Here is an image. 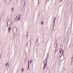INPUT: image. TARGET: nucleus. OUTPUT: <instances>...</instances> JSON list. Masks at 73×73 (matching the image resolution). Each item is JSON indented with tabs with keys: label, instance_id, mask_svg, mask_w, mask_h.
Masks as SVG:
<instances>
[{
	"label": "nucleus",
	"instance_id": "obj_1",
	"mask_svg": "<svg viewBox=\"0 0 73 73\" xmlns=\"http://www.w3.org/2000/svg\"><path fill=\"white\" fill-rule=\"evenodd\" d=\"M64 50H62V54L63 56H61L60 57V61H62L64 59Z\"/></svg>",
	"mask_w": 73,
	"mask_h": 73
},
{
	"label": "nucleus",
	"instance_id": "obj_2",
	"mask_svg": "<svg viewBox=\"0 0 73 73\" xmlns=\"http://www.w3.org/2000/svg\"><path fill=\"white\" fill-rule=\"evenodd\" d=\"M12 25V20L11 19H10L8 21L7 24V25L8 27H10V26H11Z\"/></svg>",
	"mask_w": 73,
	"mask_h": 73
},
{
	"label": "nucleus",
	"instance_id": "obj_3",
	"mask_svg": "<svg viewBox=\"0 0 73 73\" xmlns=\"http://www.w3.org/2000/svg\"><path fill=\"white\" fill-rule=\"evenodd\" d=\"M13 32L14 33V34L16 35L17 33V27H14L13 28Z\"/></svg>",
	"mask_w": 73,
	"mask_h": 73
},
{
	"label": "nucleus",
	"instance_id": "obj_4",
	"mask_svg": "<svg viewBox=\"0 0 73 73\" xmlns=\"http://www.w3.org/2000/svg\"><path fill=\"white\" fill-rule=\"evenodd\" d=\"M35 45L36 46H38L39 45V42H38V40H37L36 41Z\"/></svg>",
	"mask_w": 73,
	"mask_h": 73
},
{
	"label": "nucleus",
	"instance_id": "obj_5",
	"mask_svg": "<svg viewBox=\"0 0 73 73\" xmlns=\"http://www.w3.org/2000/svg\"><path fill=\"white\" fill-rule=\"evenodd\" d=\"M47 58H46L45 59L43 62L44 64H47Z\"/></svg>",
	"mask_w": 73,
	"mask_h": 73
},
{
	"label": "nucleus",
	"instance_id": "obj_6",
	"mask_svg": "<svg viewBox=\"0 0 73 73\" xmlns=\"http://www.w3.org/2000/svg\"><path fill=\"white\" fill-rule=\"evenodd\" d=\"M57 44H56V46H55V49L54 50V52L55 53H56V52L57 51V49H56V48H57Z\"/></svg>",
	"mask_w": 73,
	"mask_h": 73
},
{
	"label": "nucleus",
	"instance_id": "obj_7",
	"mask_svg": "<svg viewBox=\"0 0 73 73\" xmlns=\"http://www.w3.org/2000/svg\"><path fill=\"white\" fill-rule=\"evenodd\" d=\"M31 41H29L26 44L27 46H31Z\"/></svg>",
	"mask_w": 73,
	"mask_h": 73
},
{
	"label": "nucleus",
	"instance_id": "obj_8",
	"mask_svg": "<svg viewBox=\"0 0 73 73\" xmlns=\"http://www.w3.org/2000/svg\"><path fill=\"white\" fill-rule=\"evenodd\" d=\"M46 68V64H44L43 66V69H45Z\"/></svg>",
	"mask_w": 73,
	"mask_h": 73
},
{
	"label": "nucleus",
	"instance_id": "obj_9",
	"mask_svg": "<svg viewBox=\"0 0 73 73\" xmlns=\"http://www.w3.org/2000/svg\"><path fill=\"white\" fill-rule=\"evenodd\" d=\"M5 65H6L7 68H9V64H8V63L5 64Z\"/></svg>",
	"mask_w": 73,
	"mask_h": 73
},
{
	"label": "nucleus",
	"instance_id": "obj_10",
	"mask_svg": "<svg viewBox=\"0 0 73 73\" xmlns=\"http://www.w3.org/2000/svg\"><path fill=\"white\" fill-rule=\"evenodd\" d=\"M29 69V60L28 62V67L27 69Z\"/></svg>",
	"mask_w": 73,
	"mask_h": 73
},
{
	"label": "nucleus",
	"instance_id": "obj_11",
	"mask_svg": "<svg viewBox=\"0 0 73 73\" xmlns=\"http://www.w3.org/2000/svg\"><path fill=\"white\" fill-rule=\"evenodd\" d=\"M59 53H61V52H62V48H60L59 50Z\"/></svg>",
	"mask_w": 73,
	"mask_h": 73
},
{
	"label": "nucleus",
	"instance_id": "obj_12",
	"mask_svg": "<svg viewBox=\"0 0 73 73\" xmlns=\"http://www.w3.org/2000/svg\"><path fill=\"white\" fill-rule=\"evenodd\" d=\"M21 70L22 71V73H23V72L24 71V68H22L21 69Z\"/></svg>",
	"mask_w": 73,
	"mask_h": 73
},
{
	"label": "nucleus",
	"instance_id": "obj_13",
	"mask_svg": "<svg viewBox=\"0 0 73 73\" xmlns=\"http://www.w3.org/2000/svg\"><path fill=\"white\" fill-rule=\"evenodd\" d=\"M21 19V17H19L18 19H17V20H18V21H19V20H20Z\"/></svg>",
	"mask_w": 73,
	"mask_h": 73
},
{
	"label": "nucleus",
	"instance_id": "obj_14",
	"mask_svg": "<svg viewBox=\"0 0 73 73\" xmlns=\"http://www.w3.org/2000/svg\"><path fill=\"white\" fill-rule=\"evenodd\" d=\"M11 28H9L8 29V31L9 32L10 31H11Z\"/></svg>",
	"mask_w": 73,
	"mask_h": 73
},
{
	"label": "nucleus",
	"instance_id": "obj_15",
	"mask_svg": "<svg viewBox=\"0 0 73 73\" xmlns=\"http://www.w3.org/2000/svg\"><path fill=\"white\" fill-rule=\"evenodd\" d=\"M40 22L41 23V24H44V22L42 21H40Z\"/></svg>",
	"mask_w": 73,
	"mask_h": 73
},
{
	"label": "nucleus",
	"instance_id": "obj_16",
	"mask_svg": "<svg viewBox=\"0 0 73 73\" xmlns=\"http://www.w3.org/2000/svg\"><path fill=\"white\" fill-rule=\"evenodd\" d=\"M41 1V0H38V4L40 3V2Z\"/></svg>",
	"mask_w": 73,
	"mask_h": 73
},
{
	"label": "nucleus",
	"instance_id": "obj_17",
	"mask_svg": "<svg viewBox=\"0 0 73 73\" xmlns=\"http://www.w3.org/2000/svg\"><path fill=\"white\" fill-rule=\"evenodd\" d=\"M62 1V0H60V3H61Z\"/></svg>",
	"mask_w": 73,
	"mask_h": 73
},
{
	"label": "nucleus",
	"instance_id": "obj_18",
	"mask_svg": "<svg viewBox=\"0 0 73 73\" xmlns=\"http://www.w3.org/2000/svg\"><path fill=\"white\" fill-rule=\"evenodd\" d=\"M19 17H21V14H20L19 15Z\"/></svg>",
	"mask_w": 73,
	"mask_h": 73
},
{
	"label": "nucleus",
	"instance_id": "obj_19",
	"mask_svg": "<svg viewBox=\"0 0 73 73\" xmlns=\"http://www.w3.org/2000/svg\"><path fill=\"white\" fill-rule=\"evenodd\" d=\"M26 37H28V35L27 34V35H26Z\"/></svg>",
	"mask_w": 73,
	"mask_h": 73
},
{
	"label": "nucleus",
	"instance_id": "obj_20",
	"mask_svg": "<svg viewBox=\"0 0 73 73\" xmlns=\"http://www.w3.org/2000/svg\"><path fill=\"white\" fill-rule=\"evenodd\" d=\"M55 18L54 19V23H55Z\"/></svg>",
	"mask_w": 73,
	"mask_h": 73
},
{
	"label": "nucleus",
	"instance_id": "obj_21",
	"mask_svg": "<svg viewBox=\"0 0 73 73\" xmlns=\"http://www.w3.org/2000/svg\"><path fill=\"white\" fill-rule=\"evenodd\" d=\"M12 11L13 12H14V10H13V9L12 10Z\"/></svg>",
	"mask_w": 73,
	"mask_h": 73
},
{
	"label": "nucleus",
	"instance_id": "obj_22",
	"mask_svg": "<svg viewBox=\"0 0 73 73\" xmlns=\"http://www.w3.org/2000/svg\"><path fill=\"white\" fill-rule=\"evenodd\" d=\"M30 64L31 63V60H30Z\"/></svg>",
	"mask_w": 73,
	"mask_h": 73
},
{
	"label": "nucleus",
	"instance_id": "obj_23",
	"mask_svg": "<svg viewBox=\"0 0 73 73\" xmlns=\"http://www.w3.org/2000/svg\"><path fill=\"white\" fill-rule=\"evenodd\" d=\"M26 40H28V38H27Z\"/></svg>",
	"mask_w": 73,
	"mask_h": 73
},
{
	"label": "nucleus",
	"instance_id": "obj_24",
	"mask_svg": "<svg viewBox=\"0 0 73 73\" xmlns=\"http://www.w3.org/2000/svg\"><path fill=\"white\" fill-rule=\"evenodd\" d=\"M13 8H12V9H13Z\"/></svg>",
	"mask_w": 73,
	"mask_h": 73
},
{
	"label": "nucleus",
	"instance_id": "obj_25",
	"mask_svg": "<svg viewBox=\"0 0 73 73\" xmlns=\"http://www.w3.org/2000/svg\"><path fill=\"white\" fill-rule=\"evenodd\" d=\"M50 0H47V1H49Z\"/></svg>",
	"mask_w": 73,
	"mask_h": 73
},
{
	"label": "nucleus",
	"instance_id": "obj_26",
	"mask_svg": "<svg viewBox=\"0 0 73 73\" xmlns=\"http://www.w3.org/2000/svg\"><path fill=\"white\" fill-rule=\"evenodd\" d=\"M1 20V19H0V21Z\"/></svg>",
	"mask_w": 73,
	"mask_h": 73
},
{
	"label": "nucleus",
	"instance_id": "obj_27",
	"mask_svg": "<svg viewBox=\"0 0 73 73\" xmlns=\"http://www.w3.org/2000/svg\"><path fill=\"white\" fill-rule=\"evenodd\" d=\"M48 57V56H46V57Z\"/></svg>",
	"mask_w": 73,
	"mask_h": 73
},
{
	"label": "nucleus",
	"instance_id": "obj_28",
	"mask_svg": "<svg viewBox=\"0 0 73 73\" xmlns=\"http://www.w3.org/2000/svg\"><path fill=\"white\" fill-rule=\"evenodd\" d=\"M48 54H47V55H48Z\"/></svg>",
	"mask_w": 73,
	"mask_h": 73
},
{
	"label": "nucleus",
	"instance_id": "obj_29",
	"mask_svg": "<svg viewBox=\"0 0 73 73\" xmlns=\"http://www.w3.org/2000/svg\"><path fill=\"white\" fill-rule=\"evenodd\" d=\"M11 1V0H10V1Z\"/></svg>",
	"mask_w": 73,
	"mask_h": 73
}]
</instances>
